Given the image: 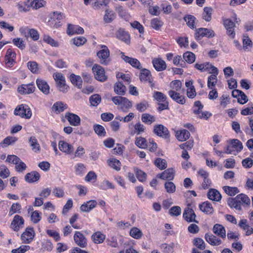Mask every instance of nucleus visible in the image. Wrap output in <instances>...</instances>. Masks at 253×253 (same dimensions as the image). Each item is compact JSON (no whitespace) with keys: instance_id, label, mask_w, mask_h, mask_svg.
<instances>
[{"instance_id":"48","label":"nucleus","mask_w":253,"mask_h":253,"mask_svg":"<svg viewBox=\"0 0 253 253\" xmlns=\"http://www.w3.org/2000/svg\"><path fill=\"white\" fill-rule=\"evenodd\" d=\"M205 71L208 72L210 74L218 73L217 68L212 66L209 62L204 63V72Z\"/></svg>"},{"instance_id":"64","label":"nucleus","mask_w":253,"mask_h":253,"mask_svg":"<svg viewBox=\"0 0 253 253\" xmlns=\"http://www.w3.org/2000/svg\"><path fill=\"white\" fill-rule=\"evenodd\" d=\"M194 245L200 250H204L206 248V244L201 238H195L194 240Z\"/></svg>"},{"instance_id":"17","label":"nucleus","mask_w":253,"mask_h":253,"mask_svg":"<svg viewBox=\"0 0 253 253\" xmlns=\"http://www.w3.org/2000/svg\"><path fill=\"white\" fill-rule=\"evenodd\" d=\"M35 86L33 84H22L18 87V91L22 94H30L35 91Z\"/></svg>"},{"instance_id":"49","label":"nucleus","mask_w":253,"mask_h":253,"mask_svg":"<svg viewBox=\"0 0 253 253\" xmlns=\"http://www.w3.org/2000/svg\"><path fill=\"white\" fill-rule=\"evenodd\" d=\"M153 97L158 102H165L167 99V96L165 94L157 91H155L153 92Z\"/></svg>"},{"instance_id":"32","label":"nucleus","mask_w":253,"mask_h":253,"mask_svg":"<svg viewBox=\"0 0 253 253\" xmlns=\"http://www.w3.org/2000/svg\"><path fill=\"white\" fill-rule=\"evenodd\" d=\"M145 130L146 127L140 122H138L134 126V130H132L130 134L133 135L136 133L137 135H139L144 132Z\"/></svg>"},{"instance_id":"27","label":"nucleus","mask_w":253,"mask_h":253,"mask_svg":"<svg viewBox=\"0 0 253 253\" xmlns=\"http://www.w3.org/2000/svg\"><path fill=\"white\" fill-rule=\"evenodd\" d=\"M116 35L118 39L126 43L129 42V35L124 29H119L117 32Z\"/></svg>"},{"instance_id":"63","label":"nucleus","mask_w":253,"mask_h":253,"mask_svg":"<svg viewBox=\"0 0 253 253\" xmlns=\"http://www.w3.org/2000/svg\"><path fill=\"white\" fill-rule=\"evenodd\" d=\"M165 187L167 192L169 193H173L175 191V186L172 182H166L165 184Z\"/></svg>"},{"instance_id":"41","label":"nucleus","mask_w":253,"mask_h":253,"mask_svg":"<svg viewBox=\"0 0 253 253\" xmlns=\"http://www.w3.org/2000/svg\"><path fill=\"white\" fill-rule=\"evenodd\" d=\"M236 197L241 204V206L249 205L250 204L249 198L245 194H240L238 195Z\"/></svg>"},{"instance_id":"54","label":"nucleus","mask_w":253,"mask_h":253,"mask_svg":"<svg viewBox=\"0 0 253 253\" xmlns=\"http://www.w3.org/2000/svg\"><path fill=\"white\" fill-rule=\"evenodd\" d=\"M42 219V212L35 211L31 215V220L34 223H38Z\"/></svg>"},{"instance_id":"37","label":"nucleus","mask_w":253,"mask_h":253,"mask_svg":"<svg viewBox=\"0 0 253 253\" xmlns=\"http://www.w3.org/2000/svg\"><path fill=\"white\" fill-rule=\"evenodd\" d=\"M184 19L185 21L186 22V24L189 28L192 29L196 28L195 21L196 20V18L193 15H186L184 17Z\"/></svg>"},{"instance_id":"1","label":"nucleus","mask_w":253,"mask_h":253,"mask_svg":"<svg viewBox=\"0 0 253 253\" xmlns=\"http://www.w3.org/2000/svg\"><path fill=\"white\" fill-rule=\"evenodd\" d=\"M227 145L224 148V153L227 154L237 155L243 149L242 143L237 139H231L227 141Z\"/></svg>"},{"instance_id":"22","label":"nucleus","mask_w":253,"mask_h":253,"mask_svg":"<svg viewBox=\"0 0 253 253\" xmlns=\"http://www.w3.org/2000/svg\"><path fill=\"white\" fill-rule=\"evenodd\" d=\"M205 238L206 241L212 246H218L222 243L220 239L211 234H206Z\"/></svg>"},{"instance_id":"19","label":"nucleus","mask_w":253,"mask_h":253,"mask_svg":"<svg viewBox=\"0 0 253 253\" xmlns=\"http://www.w3.org/2000/svg\"><path fill=\"white\" fill-rule=\"evenodd\" d=\"M139 79L141 82L151 83L153 81L151 72L146 69H142L140 71Z\"/></svg>"},{"instance_id":"29","label":"nucleus","mask_w":253,"mask_h":253,"mask_svg":"<svg viewBox=\"0 0 253 253\" xmlns=\"http://www.w3.org/2000/svg\"><path fill=\"white\" fill-rule=\"evenodd\" d=\"M208 197L211 200L218 202L221 199L220 193L214 189H211L208 193Z\"/></svg>"},{"instance_id":"47","label":"nucleus","mask_w":253,"mask_h":253,"mask_svg":"<svg viewBox=\"0 0 253 253\" xmlns=\"http://www.w3.org/2000/svg\"><path fill=\"white\" fill-rule=\"evenodd\" d=\"M173 63L176 66L179 65L181 68L186 67V63L180 55H177L174 57Z\"/></svg>"},{"instance_id":"23","label":"nucleus","mask_w":253,"mask_h":253,"mask_svg":"<svg viewBox=\"0 0 253 253\" xmlns=\"http://www.w3.org/2000/svg\"><path fill=\"white\" fill-rule=\"evenodd\" d=\"M16 6L20 12H27L31 7L30 0H23L19 1Z\"/></svg>"},{"instance_id":"20","label":"nucleus","mask_w":253,"mask_h":253,"mask_svg":"<svg viewBox=\"0 0 253 253\" xmlns=\"http://www.w3.org/2000/svg\"><path fill=\"white\" fill-rule=\"evenodd\" d=\"M97 205V202L95 200H89L84 202L80 207V210L83 212H89L93 210Z\"/></svg>"},{"instance_id":"56","label":"nucleus","mask_w":253,"mask_h":253,"mask_svg":"<svg viewBox=\"0 0 253 253\" xmlns=\"http://www.w3.org/2000/svg\"><path fill=\"white\" fill-rule=\"evenodd\" d=\"M155 164L157 167L161 169H164L167 168V161L162 158H157L155 161Z\"/></svg>"},{"instance_id":"8","label":"nucleus","mask_w":253,"mask_h":253,"mask_svg":"<svg viewBox=\"0 0 253 253\" xmlns=\"http://www.w3.org/2000/svg\"><path fill=\"white\" fill-rule=\"evenodd\" d=\"M153 132L158 136L165 139H169L170 136L168 129L163 125H155Z\"/></svg>"},{"instance_id":"61","label":"nucleus","mask_w":253,"mask_h":253,"mask_svg":"<svg viewBox=\"0 0 253 253\" xmlns=\"http://www.w3.org/2000/svg\"><path fill=\"white\" fill-rule=\"evenodd\" d=\"M14 45L18 47L19 49L23 50L26 47V44L23 40L20 38H15L12 40Z\"/></svg>"},{"instance_id":"9","label":"nucleus","mask_w":253,"mask_h":253,"mask_svg":"<svg viewBox=\"0 0 253 253\" xmlns=\"http://www.w3.org/2000/svg\"><path fill=\"white\" fill-rule=\"evenodd\" d=\"M95 78L100 81L104 82L107 80V76L105 75L104 68L100 65L95 64L92 68Z\"/></svg>"},{"instance_id":"30","label":"nucleus","mask_w":253,"mask_h":253,"mask_svg":"<svg viewBox=\"0 0 253 253\" xmlns=\"http://www.w3.org/2000/svg\"><path fill=\"white\" fill-rule=\"evenodd\" d=\"M177 139L180 141H184L187 140L190 136V132L186 129H182L180 131H177L175 134Z\"/></svg>"},{"instance_id":"12","label":"nucleus","mask_w":253,"mask_h":253,"mask_svg":"<svg viewBox=\"0 0 253 253\" xmlns=\"http://www.w3.org/2000/svg\"><path fill=\"white\" fill-rule=\"evenodd\" d=\"M75 243L81 248H85L87 246V240L85 236L80 231H76L74 235Z\"/></svg>"},{"instance_id":"5","label":"nucleus","mask_w":253,"mask_h":253,"mask_svg":"<svg viewBox=\"0 0 253 253\" xmlns=\"http://www.w3.org/2000/svg\"><path fill=\"white\" fill-rule=\"evenodd\" d=\"M101 48L102 49L97 53V56L101 64L107 65L110 62V51L107 46L105 45H101Z\"/></svg>"},{"instance_id":"46","label":"nucleus","mask_w":253,"mask_h":253,"mask_svg":"<svg viewBox=\"0 0 253 253\" xmlns=\"http://www.w3.org/2000/svg\"><path fill=\"white\" fill-rule=\"evenodd\" d=\"M224 192L231 196H234L239 192L238 189L235 187L225 186L223 187Z\"/></svg>"},{"instance_id":"43","label":"nucleus","mask_w":253,"mask_h":253,"mask_svg":"<svg viewBox=\"0 0 253 253\" xmlns=\"http://www.w3.org/2000/svg\"><path fill=\"white\" fill-rule=\"evenodd\" d=\"M135 144L139 148L145 149L148 146L146 139L142 137H136Z\"/></svg>"},{"instance_id":"3","label":"nucleus","mask_w":253,"mask_h":253,"mask_svg":"<svg viewBox=\"0 0 253 253\" xmlns=\"http://www.w3.org/2000/svg\"><path fill=\"white\" fill-rule=\"evenodd\" d=\"M112 100L115 105H120V109L124 112H128L132 105L128 99L122 96H114L112 97Z\"/></svg>"},{"instance_id":"25","label":"nucleus","mask_w":253,"mask_h":253,"mask_svg":"<svg viewBox=\"0 0 253 253\" xmlns=\"http://www.w3.org/2000/svg\"><path fill=\"white\" fill-rule=\"evenodd\" d=\"M213 233L218 236L224 239L226 237V230L225 228L221 224H215L213 227Z\"/></svg>"},{"instance_id":"14","label":"nucleus","mask_w":253,"mask_h":253,"mask_svg":"<svg viewBox=\"0 0 253 253\" xmlns=\"http://www.w3.org/2000/svg\"><path fill=\"white\" fill-rule=\"evenodd\" d=\"M16 53L11 48L7 50L4 57L5 64L8 67H12L15 62Z\"/></svg>"},{"instance_id":"59","label":"nucleus","mask_w":253,"mask_h":253,"mask_svg":"<svg viewBox=\"0 0 253 253\" xmlns=\"http://www.w3.org/2000/svg\"><path fill=\"white\" fill-rule=\"evenodd\" d=\"M29 142L33 151L37 152L40 150L39 144L35 137H31L29 139Z\"/></svg>"},{"instance_id":"35","label":"nucleus","mask_w":253,"mask_h":253,"mask_svg":"<svg viewBox=\"0 0 253 253\" xmlns=\"http://www.w3.org/2000/svg\"><path fill=\"white\" fill-rule=\"evenodd\" d=\"M228 204L231 208H234L237 211H241L242 208L240 202L237 200V198H229L228 200Z\"/></svg>"},{"instance_id":"21","label":"nucleus","mask_w":253,"mask_h":253,"mask_svg":"<svg viewBox=\"0 0 253 253\" xmlns=\"http://www.w3.org/2000/svg\"><path fill=\"white\" fill-rule=\"evenodd\" d=\"M183 216L184 218L189 222H196V214L194 211L189 208L185 210Z\"/></svg>"},{"instance_id":"16","label":"nucleus","mask_w":253,"mask_h":253,"mask_svg":"<svg viewBox=\"0 0 253 253\" xmlns=\"http://www.w3.org/2000/svg\"><path fill=\"white\" fill-rule=\"evenodd\" d=\"M70 124L73 126H77L80 125V118L76 114L67 112L65 116Z\"/></svg>"},{"instance_id":"55","label":"nucleus","mask_w":253,"mask_h":253,"mask_svg":"<svg viewBox=\"0 0 253 253\" xmlns=\"http://www.w3.org/2000/svg\"><path fill=\"white\" fill-rule=\"evenodd\" d=\"M45 4V1L44 0H34L30 2L31 7L35 9L42 7Z\"/></svg>"},{"instance_id":"31","label":"nucleus","mask_w":253,"mask_h":253,"mask_svg":"<svg viewBox=\"0 0 253 253\" xmlns=\"http://www.w3.org/2000/svg\"><path fill=\"white\" fill-rule=\"evenodd\" d=\"M200 210L206 214L211 213L213 211V209L211 204L209 202H205L200 205Z\"/></svg>"},{"instance_id":"50","label":"nucleus","mask_w":253,"mask_h":253,"mask_svg":"<svg viewBox=\"0 0 253 253\" xmlns=\"http://www.w3.org/2000/svg\"><path fill=\"white\" fill-rule=\"evenodd\" d=\"M95 132L99 136L104 137L106 132L103 126L100 125H95L93 126Z\"/></svg>"},{"instance_id":"28","label":"nucleus","mask_w":253,"mask_h":253,"mask_svg":"<svg viewBox=\"0 0 253 253\" xmlns=\"http://www.w3.org/2000/svg\"><path fill=\"white\" fill-rule=\"evenodd\" d=\"M106 238L105 234L100 231L94 233L91 236V239L95 244L102 243Z\"/></svg>"},{"instance_id":"34","label":"nucleus","mask_w":253,"mask_h":253,"mask_svg":"<svg viewBox=\"0 0 253 253\" xmlns=\"http://www.w3.org/2000/svg\"><path fill=\"white\" fill-rule=\"evenodd\" d=\"M115 15L112 10L109 9L105 10V13L103 17V20L106 23H110L115 19Z\"/></svg>"},{"instance_id":"38","label":"nucleus","mask_w":253,"mask_h":253,"mask_svg":"<svg viewBox=\"0 0 253 253\" xmlns=\"http://www.w3.org/2000/svg\"><path fill=\"white\" fill-rule=\"evenodd\" d=\"M218 74V73L211 74V75L208 77V87L210 89H212L216 85L217 81V76Z\"/></svg>"},{"instance_id":"2","label":"nucleus","mask_w":253,"mask_h":253,"mask_svg":"<svg viewBox=\"0 0 253 253\" xmlns=\"http://www.w3.org/2000/svg\"><path fill=\"white\" fill-rule=\"evenodd\" d=\"M53 78L56 87L60 92L66 93L68 91L69 86L66 84L65 78L62 73H54L53 74Z\"/></svg>"},{"instance_id":"7","label":"nucleus","mask_w":253,"mask_h":253,"mask_svg":"<svg viewBox=\"0 0 253 253\" xmlns=\"http://www.w3.org/2000/svg\"><path fill=\"white\" fill-rule=\"evenodd\" d=\"M35 236V232L32 227H27L25 231L21 236V240L23 243L30 244L31 243Z\"/></svg>"},{"instance_id":"36","label":"nucleus","mask_w":253,"mask_h":253,"mask_svg":"<svg viewBox=\"0 0 253 253\" xmlns=\"http://www.w3.org/2000/svg\"><path fill=\"white\" fill-rule=\"evenodd\" d=\"M141 120L146 124L151 125L156 121V118L148 113H144L142 115Z\"/></svg>"},{"instance_id":"10","label":"nucleus","mask_w":253,"mask_h":253,"mask_svg":"<svg viewBox=\"0 0 253 253\" xmlns=\"http://www.w3.org/2000/svg\"><path fill=\"white\" fill-rule=\"evenodd\" d=\"M24 219L19 215H15L11 223V228L15 231H18L24 227Z\"/></svg>"},{"instance_id":"52","label":"nucleus","mask_w":253,"mask_h":253,"mask_svg":"<svg viewBox=\"0 0 253 253\" xmlns=\"http://www.w3.org/2000/svg\"><path fill=\"white\" fill-rule=\"evenodd\" d=\"M27 67L28 69L31 71V72L33 74L39 73L38 64L36 62L29 61L27 63Z\"/></svg>"},{"instance_id":"62","label":"nucleus","mask_w":253,"mask_h":253,"mask_svg":"<svg viewBox=\"0 0 253 253\" xmlns=\"http://www.w3.org/2000/svg\"><path fill=\"white\" fill-rule=\"evenodd\" d=\"M109 166L116 169L119 170L120 169V162L119 160L116 159H111L108 161Z\"/></svg>"},{"instance_id":"42","label":"nucleus","mask_w":253,"mask_h":253,"mask_svg":"<svg viewBox=\"0 0 253 253\" xmlns=\"http://www.w3.org/2000/svg\"><path fill=\"white\" fill-rule=\"evenodd\" d=\"M71 83L76 85L78 88H81L82 86V80L80 76H76L74 74L70 75Z\"/></svg>"},{"instance_id":"58","label":"nucleus","mask_w":253,"mask_h":253,"mask_svg":"<svg viewBox=\"0 0 253 253\" xmlns=\"http://www.w3.org/2000/svg\"><path fill=\"white\" fill-rule=\"evenodd\" d=\"M243 43L244 49L246 50H249L252 47V42L248 36H244Z\"/></svg>"},{"instance_id":"45","label":"nucleus","mask_w":253,"mask_h":253,"mask_svg":"<svg viewBox=\"0 0 253 253\" xmlns=\"http://www.w3.org/2000/svg\"><path fill=\"white\" fill-rule=\"evenodd\" d=\"M163 25V22L159 18H155L151 21V26L156 30H160Z\"/></svg>"},{"instance_id":"53","label":"nucleus","mask_w":253,"mask_h":253,"mask_svg":"<svg viewBox=\"0 0 253 253\" xmlns=\"http://www.w3.org/2000/svg\"><path fill=\"white\" fill-rule=\"evenodd\" d=\"M101 98L99 94H94L89 97L91 105L97 106L101 102Z\"/></svg>"},{"instance_id":"40","label":"nucleus","mask_w":253,"mask_h":253,"mask_svg":"<svg viewBox=\"0 0 253 253\" xmlns=\"http://www.w3.org/2000/svg\"><path fill=\"white\" fill-rule=\"evenodd\" d=\"M183 58L185 62L192 64L195 61L196 57L193 52L187 51L183 54Z\"/></svg>"},{"instance_id":"51","label":"nucleus","mask_w":253,"mask_h":253,"mask_svg":"<svg viewBox=\"0 0 253 253\" xmlns=\"http://www.w3.org/2000/svg\"><path fill=\"white\" fill-rule=\"evenodd\" d=\"M174 247V244L171 243L170 244H163L161 245V248L164 253H172Z\"/></svg>"},{"instance_id":"18","label":"nucleus","mask_w":253,"mask_h":253,"mask_svg":"<svg viewBox=\"0 0 253 253\" xmlns=\"http://www.w3.org/2000/svg\"><path fill=\"white\" fill-rule=\"evenodd\" d=\"M58 146L60 151L66 154H70L74 152V148L72 145L64 141H60L58 143Z\"/></svg>"},{"instance_id":"26","label":"nucleus","mask_w":253,"mask_h":253,"mask_svg":"<svg viewBox=\"0 0 253 253\" xmlns=\"http://www.w3.org/2000/svg\"><path fill=\"white\" fill-rule=\"evenodd\" d=\"M67 105L61 101H58L54 103L52 107V110L56 114H59L67 109Z\"/></svg>"},{"instance_id":"57","label":"nucleus","mask_w":253,"mask_h":253,"mask_svg":"<svg viewBox=\"0 0 253 253\" xmlns=\"http://www.w3.org/2000/svg\"><path fill=\"white\" fill-rule=\"evenodd\" d=\"M107 244L108 246L113 248H117L118 247V240L116 236H113L109 237L106 240Z\"/></svg>"},{"instance_id":"33","label":"nucleus","mask_w":253,"mask_h":253,"mask_svg":"<svg viewBox=\"0 0 253 253\" xmlns=\"http://www.w3.org/2000/svg\"><path fill=\"white\" fill-rule=\"evenodd\" d=\"M126 87L123 83L119 82L114 85V91L118 95H124L126 93Z\"/></svg>"},{"instance_id":"6","label":"nucleus","mask_w":253,"mask_h":253,"mask_svg":"<svg viewBox=\"0 0 253 253\" xmlns=\"http://www.w3.org/2000/svg\"><path fill=\"white\" fill-rule=\"evenodd\" d=\"M215 36L214 31L211 29L204 28H200L196 30V33L195 35V39L198 41L201 40V38L204 37L208 38H211Z\"/></svg>"},{"instance_id":"24","label":"nucleus","mask_w":253,"mask_h":253,"mask_svg":"<svg viewBox=\"0 0 253 253\" xmlns=\"http://www.w3.org/2000/svg\"><path fill=\"white\" fill-rule=\"evenodd\" d=\"M84 33V29L78 26L72 24H69L67 30L68 35H72L75 34H82Z\"/></svg>"},{"instance_id":"13","label":"nucleus","mask_w":253,"mask_h":253,"mask_svg":"<svg viewBox=\"0 0 253 253\" xmlns=\"http://www.w3.org/2000/svg\"><path fill=\"white\" fill-rule=\"evenodd\" d=\"M36 84L38 88L44 94L47 95L50 93V87L47 82L41 78L36 80Z\"/></svg>"},{"instance_id":"15","label":"nucleus","mask_w":253,"mask_h":253,"mask_svg":"<svg viewBox=\"0 0 253 253\" xmlns=\"http://www.w3.org/2000/svg\"><path fill=\"white\" fill-rule=\"evenodd\" d=\"M152 63L155 69L158 72L164 71L167 68L166 62L161 58H153Z\"/></svg>"},{"instance_id":"4","label":"nucleus","mask_w":253,"mask_h":253,"mask_svg":"<svg viewBox=\"0 0 253 253\" xmlns=\"http://www.w3.org/2000/svg\"><path fill=\"white\" fill-rule=\"evenodd\" d=\"M15 115L21 118L30 119L32 116V111L30 107L26 104H21L16 107L14 111Z\"/></svg>"},{"instance_id":"11","label":"nucleus","mask_w":253,"mask_h":253,"mask_svg":"<svg viewBox=\"0 0 253 253\" xmlns=\"http://www.w3.org/2000/svg\"><path fill=\"white\" fill-rule=\"evenodd\" d=\"M168 94L170 97L177 103L183 105L186 103L185 96L181 95L179 93L174 90H170L169 91Z\"/></svg>"},{"instance_id":"60","label":"nucleus","mask_w":253,"mask_h":253,"mask_svg":"<svg viewBox=\"0 0 253 253\" xmlns=\"http://www.w3.org/2000/svg\"><path fill=\"white\" fill-rule=\"evenodd\" d=\"M21 209V206L18 203H14L12 205L9 211V214L11 215L15 213H20V210Z\"/></svg>"},{"instance_id":"39","label":"nucleus","mask_w":253,"mask_h":253,"mask_svg":"<svg viewBox=\"0 0 253 253\" xmlns=\"http://www.w3.org/2000/svg\"><path fill=\"white\" fill-rule=\"evenodd\" d=\"M213 9L211 7H205L204 8V12L202 14L203 18L207 22H209L211 19V14Z\"/></svg>"},{"instance_id":"44","label":"nucleus","mask_w":253,"mask_h":253,"mask_svg":"<svg viewBox=\"0 0 253 253\" xmlns=\"http://www.w3.org/2000/svg\"><path fill=\"white\" fill-rule=\"evenodd\" d=\"M129 235L131 237L135 239H139L142 236V231L137 227L132 228L129 231Z\"/></svg>"}]
</instances>
